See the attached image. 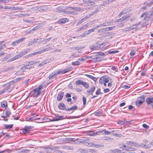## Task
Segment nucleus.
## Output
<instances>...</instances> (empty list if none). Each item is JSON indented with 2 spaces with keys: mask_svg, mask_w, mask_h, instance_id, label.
I'll list each match as a JSON object with an SVG mask.
<instances>
[{
  "mask_svg": "<svg viewBox=\"0 0 153 153\" xmlns=\"http://www.w3.org/2000/svg\"><path fill=\"white\" fill-rule=\"evenodd\" d=\"M88 25L87 24H86L84 25L82 27H81L78 30H77V32H79L82 30H86L88 27Z\"/></svg>",
  "mask_w": 153,
  "mask_h": 153,
  "instance_id": "nucleus-16",
  "label": "nucleus"
},
{
  "mask_svg": "<svg viewBox=\"0 0 153 153\" xmlns=\"http://www.w3.org/2000/svg\"><path fill=\"white\" fill-rule=\"evenodd\" d=\"M80 63L79 61H76L74 62H72V64L73 65H79L80 64Z\"/></svg>",
  "mask_w": 153,
  "mask_h": 153,
  "instance_id": "nucleus-36",
  "label": "nucleus"
},
{
  "mask_svg": "<svg viewBox=\"0 0 153 153\" xmlns=\"http://www.w3.org/2000/svg\"><path fill=\"white\" fill-rule=\"evenodd\" d=\"M30 51V50L29 49H28L25 50L23 52H20V53L21 54V56H22L23 55H25L26 54L28 51Z\"/></svg>",
  "mask_w": 153,
  "mask_h": 153,
  "instance_id": "nucleus-27",
  "label": "nucleus"
},
{
  "mask_svg": "<svg viewBox=\"0 0 153 153\" xmlns=\"http://www.w3.org/2000/svg\"><path fill=\"white\" fill-rule=\"evenodd\" d=\"M103 131H104V134L105 135H108L110 134V132L109 131H107L105 130H103L102 131H98L96 132V133L97 134L98 133H101Z\"/></svg>",
  "mask_w": 153,
  "mask_h": 153,
  "instance_id": "nucleus-21",
  "label": "nucleus"
},
{
  "mask_svg": "<svg viewBox=\"0 0 153 153\" xmlns=\"http://www.w3.org/2000/svg\"><path fill=\"white\" fill-rule=\"evenodd\" d=\"M84 82L81 80H77L75 82L76 84L78 85H83Z\"/></svg>",
  "mask_w": 153,
  "mask_h": 153,
  "instance_id": "nucleus-22",
  "label": "nucleus"
},
{
  "mask_svg": "<svg viewBox=\"0 0 153 153\" xmlns=\"http://www.w3.org/2000/svg\"><path fill=\"white\" fill-rule=\"evenodd\" d=\"M97 62H100L101 61L102 59V58L101 57H96Z\"/></svg>",
  "mask_w": 153,
  "mask_h": 153,
  "instance_id": "nucleus-55",
  "label": "nucleus"
},
{
  "mask_svg": "<svg viewBox=\"0 0 153 153\" xmlns=\"http://www.w3.org/2000/svg\"><path fill=\"white\" fill-rule=\"evenodd\" d=\"M96 28H93L92 29L88 30V31H86L87 32V34H89L91 32H94Z\"/></svg>",
  "mask_w": 153,
  "mask_h": 153,
  "instance_id": "nucleus-33",
  "label": "nucleus"
},
{
  "mask_svg": "<svg viewBox=\"0 0 153 153\" xmlns=\"http://www.w3.org/2000/svg\"><path fill=\"white\" fill-rule=\"evenodd\" d=\"M33 128V127L31 126H26L25 127V128L26 129L28 130L31 129Z\"/></svg>",
  "mask_w": 153,
  "mask_h": 153,
  "instance_id": "nucleus-52",
  "label": "nucleus"
},
{
  "mask_svg": "<svg viewBox=\"0 0 153 153\" xmlns=\"http://www.w3.org/2000/svg\"><path fill=\"white\" fill-rule=\"evenodd\" d=\"M125 121L119 120L117 122V123L120 125H122L125 124Z\"/></svg>",
  "mask_w": 153,
  "mask_h": 153,
  "instance_id": "nucleus-38",
  "label": "nucleus"
},
{
  "mask_svg": "<svg viewBox=\"0 0 153 153\" xmlns=\"http://www.w3.org/2000/svg\"><path fill=\"white\" fill-rule=\"evenodd\" d=\"M82 101L83 102V105H85L86 103V98L84 97H82Z\"/></svg>",
  "mask_w": 153,
  "mask_h": 153,
  "instance_id": "nucleus-48",
  "label": "nucleus"
},
{
  "mask_svg": "<svg viewBox=\"0 0 153 153\" xmlns=\"http://www.w3.org/2000/svg\"><path fill=\"white\" fill-rule=\"evenodd\" d=\"M136 149L131 146H126L125 149L124 150L128 152L133 151L136 150Z\"/></svg>",
  "mask_w": 153,
  "mask_h": 153,
  "instance_id": "nucleus-10",
  "label": "nucleus"
},
{
  "mask_svg": "<svg viewBox=\"0 0 153 153\" xmlns=\"http://www.w3.org/2000/svg\"><path fill=\"white\" fill-rule=\"evenodd\" d=\"M126 146V145L124 144H120L119 145V147L122 149L123 150H124V149H125Z\"/></svg>",
  "mask_w": 153,
  "mask_h": 153,
  "instance_id": "nucleus-31",
  "label": "nucleus"
},
{
  "mask_svg": "<svg viewBox=\"0 0 153 153\" xmlns=\"http://www.w3.org/2000/svg\"><path fill=\"white\" fill-rule=\"evenodd\" d=\"M21 56H21V54L20 53H19V55H16L13 58L14 59V60H15L16 59H17L19 58H20Z\"/></svg>",
  "mask_w": 153,
  "mask_h": 153,
  "instance_id": "nucleus-43",
  "label": "nucleus"
},
{
  "mask_svg": "<svg viewBox=\"0 0 153 153\" xmlns=\"http://www.w3.org/2000/svg\"><path fill=\"white\" fill-rule=\"evenodd\" d=\"M134 146H135L137 147H139L140 146L139 144L137 142H134L133 144Z\"/></svg>",
  "mask_w": 153,
  "mask_h": 153,
  "instance_id": "nucleus-47",
  "label": "nucleus"
},
{
  "mask_svg": "<svg viewBox=\"0 0 153 153\" xmlns=\"http://www.w3.org/2000/svg\"><path fill=\"white\" fill-rule=\"evenodd\" d=\"M114 152L119 153L121 152V150L119 149H115L113 151Z\"/></svg>",
  "mask_w": 153,
  "mask_h": 153,
  "instance_id": "nucleus-62",
  "label": "nucleus"
},
{
  "mask_svg": "<svg viewBox=\"0 0 153 153\" xmlns=\"http://www.w3.org/2000/svg\"><path fill=\"white\" fill-rule=\"evenodd\" d=\"M64 95V93L63 92H60L57 97V100L59 101L61 100L63 97Z\"/></svg>",
  "mask_w": 153,
  "mask_h": 153,
  "instance_id": "nucleus-8",
  "label": "nucleus"
},
{
  "mask_svg": "<svg viewBox=\"0 0 153 153\" xmlns=\"http://www.w3.org/2000/svg\"><path fill=\"white\" fill-rule=\"evenodd\" d=\"M56 76V74L55 72H53L50 75L48 78L50 79H52Z\"/></svg>",
  "mask_w": 153,
  "mask_h": 153,
  "instance_id": "nucleus-20",
  "label": "nucleus"
},
{
  "mask_svg": "<svg viewBox=\"0 0 153 153\" xmlns=\"http://www.w3.org/2000/svg\"><path fill=\"white\" fill-rule=\"evenodd\" d=\"M7 103L6 101H3L1 103V106L2 108H6L7 106Z\"/></svg>",
  "mask_w": 153,
  "mask_h": 153,
  "instance_id": "nucleus-23",
  "label": "nucleus"
},
{
  "mask_svg": "<svg viewBox=\"0 0 153 153\" xmlns=\"http://www.w3.org/2000/svg\"><path fill=\"white\" fill-rule=\"evenodd\" d=\"M37 89H36L35 88L33 89V92H34L36 94V95H34V96H33V97H37L41 93V92H37V91H38L37 90Z\"/></svg>",
  "mask_w": 153,
  "mask_h": 153,
  "instance_id": "nucleus-19",
  "label": "nucleus"
},
{
  "mask_svg": "<svg viewBox=\"0 0 153 153\" xmlns=\"http://www.w3.org/2000/svg\"><path fill=\"white\" fill-rule=\"evenodd\" d=\"M96 88L94 86L91 87L90 89L87 91L86 93L88 95H89L90 94H92L95 90Z\"/></svg>",
  "mask_w": 153,
  "mask_h": 153,
  "instance_id": "nucleus-3",
  "label": "nucleus"
},
{
  "mask_svg": "<svg viewBox=\"0 0 153 153\" xmlns=\"http://www.w3.org/2000/svg\"><path fill=\"white\" fill-rule=\"evenodd\" d=\"M86 75L88 77L91 79H92L94 81H96L97 80V79L96 78L91 75L87 74V75Z\"/></svg>",
  "mask_w": 153,
  "mask_h": 153,
  "instance_id": "nucleus-26",
  "label": "nucleus"
},
{
  "mask_svg": "<svg viewBox=\"0 0 153 153\" xmlns=\"http://www.w3.org/2000/svg\"><path fill=\"white\" fill-rule=\"evenodd\" d=\"M30 95L31 97H33V96H34V95H36V94L34 92H33V91L32 90L30 92Z\"/></svg>",
  "mask_w": 153,
  "mask_h": 153,
  "instance_id": "nucleus-56",
  "label": "nucleus"
},
{
  "mask_svg": "<svg viewBox=\"0 0 153 153\" xmlns=\"http://www.w3.org/2000/svg\"><path fill=\"white\" fill-rule=\"evenodd\" d=\"M55 116L56 117V119H53L51 121H58L63 120L65 119V118L63 116H60L55 115Z\"/></svg>",
  "mask_w": 153,
  "mask_h": 153,
  "instance_id": "nucleus-5",
  "label": "nucleus"
},
{
  "mask_svg": "<svg viewBox=\"0 0 153 153\" xmlns=\"http://www.w3.org/2000/svg\"><path fill=\"white\" fill-rule=\"evenodd\" d=\"M144 101V98L143 97L141 98L140 100H138L136 101V104L137 106L139 107Z\"/></svg>",
  "mask_w": 153,
  "mask_h": 153,
  "instance_id": "nucleus-4",
  "label": "nucleus"
},
{
  "mask_svg": "<svg viewBox=\"0 0 153 153\" xmlns=\"http://www.w3.org/2000/svg\"><path fill=\"white\" fill-rule=\"evenodd\" d=\"M10 114V111L8 110H7L5 111V114L6 117H8Z\"/></svg>",
  "mask_w": 153,
  "mask_h": 153,
  "instance_id": "nucleus-46",
  "label": "nucleus"
},
{
  "mask_svg": "<svg viewBox=\"0 0 153 153\" xmlns=\"http://www.w3.org/2000/svg\"><path fill=\"white\" fill-rule=\"evenodd\" d=\"M10 2V0H0V4L1 3H7Z\"/></svg>",
  "mask_w": 153,
  "mask_h": 153,
  "instance_id": "nucleus-35",
  "label": "nucleus"
},
{
  "mask_svg": "<svg viewBox=\"0 0 153 153\" xmlns=\"http://www.w3.org/2000/svg\"><path fill=\"white\" fill-rule=\"evenodd\" d=\"M134 143V142L132 141H127L126 144L128 145L132 146Z\"/></svg>",
  "mask_w": 153,
  "mask_h": 153,
  "instance_id": "nucleus-50",
  "label": "nucleus"
},
{
  "mask_svg": "<svg viewBox=\"0 0 153 153\" xmlns=\"http://www.w3.org/2000/svg\"><path fill=\"white\" fill-rule=\"evenodd\" d=\"M39 61H30L28 62L29 63V65L30 64V65H32L34 64H36L37 63L39 62Z\"/></svg>",
  "mask_w": 153,
  "mask_h": 153,
  "instance_id": "nucleus-24",
  "label": "nucleus"
},
{
  "mask_svg": "<svg viewBox=\"0 0 153 153\" xmlns=\"http://www.w3.org/2000/svg\"><path fill=\"white\" fill-rule=\"evenodd\" d=\"M130 87V86H127V85H124L122 86V88H124L128 89Z\"/></svg>",
  "mask_w": 153,
  "mask_h": 153,
  "instance_id": "nucleus-63",
  "label": "nucleus"
},
{
  "mask_svg": "<svg viewBox=\"0 0 153 153\" xmlns=\"http://www.w3.org/2000/svg\"><path fill=\"white\" fill-rule=\"evenodd\" d=\"M59 108L61 110H66V106L63 103H59L58 106Z\"/></svg>",
  "mask_w": 153,
  "mask_h": 153,
  "instance_id": "nucleus-13",
  "label": "nucleus"
},
{
  "mask_svg": "<svg viewBox=\"0 0 153 153\" xmlns=\"http://www.w3.org/2000/svg\"><path fill=\"white\" fill-rule=\"evenodd\" d=\"M24 10V8L22 7H16V10H18L19 11L23 10Z\"/></svg>",
  "mask_w": 153,
  "mask_h": 153,
  "instance_id": "nucleus-34",
  "label": "nucleus"
},
{
  "mask_svg": "<svg viewBox=\"0 0 153 153\" xmlns=\"http://www.w3.org/2000/svg\"><path fill=\"white\" fill-rule=\"evenodd\" d=\"M77 107L76 105H75L73 107H72L70 108L66 109V111H73L71 113L73 112V111H74L76 109H77Z\"/></svg>",
  "mask_w": 153,
  "mask_h": 153,
  "instance_id": "nucleus-18",
  "label": "nucleus"
},
{
  "mask_svg": "<svg viewBox=\"0 0 153 153\" xmlns=\"http://www.w3.org/2000/svg\"><path fill=\"white\" fill-rule=\"evenodd\" d=\"M76 7H66V9L67 10H76Z\"/></svg>",
  "mask_w": 153,
  "mask_h": 153,
  "instance_id": "nucleus-41",
  "label": "nucleus"
},
{
  "mask_svg": "<svg viewBox=\"0 0 153 153\" xmlns=\"http://www.w3.org/2000/svg\"><path fill=\"white\" fill-rule=\"evenodd\" d=\"M103 80L105 83H108L109 80H111V78L108 76L105 75L103 76Z\"/></svg>",
  "mask_w": 153,
  "mask_h": 153,
  "instance_id": "nucleus-12",
  "label": "nucleus"
},
{
  "mask_svg": "<svg viewBox=\"0 0 153 153\" xmlns=\"http://www.w3.org/2000/svg\"><path fill=\"white\" fill-rule=\"evenodd\" d=\"M52 48L49 47L43 49L38 51V52H37V54H40L51 50Z\"/></svg>",
  "mask_w": 153,
  "mask_h": 153,
  "instance_id": "nucleus-6",
  "label": "nucleus"
},
{
  "mask_svg": "<svg viewBox=\"0 0 153 153\" xmlns=\"http://www.w3.org/2000/svg\"><path fill=\"white\" fill-rule=\"evenodd\" d=\"M108 22H106L103 23L102 24H100V25H101V26H107L108 25Z\"/></svg>",
  "mask_w": 153,
  "mask_h": 153,
  "instance_id": "nucleus-61",
  "label": "nucleus"
},
{
  "mask_svg": "<svg viewBox=\"0 0 153 153\" xmlns=\"http://www.w3.org/2000/svg\"><path fill=\"white\" fill-rule=\"evenodd\" d=\"M146 102L148 105H152L153 103V100L152 97H147L146 99Z\"/></svg>",
  "mask_w": 153,
  "mask_h": 153,
  "instance_id": "nucleus-11",
  "label": "nucleus"
},
{
  "mask_svg": "<svg viewBox=\"0 0 153 153\" xmlns=\"http://www.w3.org/2000/svg\"><path fill=\"white\" fill-rule=\"evenodd\" d=\"M4 126H5V128L6 129H11L12 128L13 126V125L11 124V125H7V124H4Z\"/></svg>",
  "mask_w": 153,
  "mask_h": 153,
  "instance_id": "nucleus-28",
  "label": "nucleus"
},
{
  "mask_svg": "<svg viewBox=\"0 0 153 153\" xmlns=\"http://www.w3.org/2000/svg\"><path fill=\"white\" fill-rule=\"evenodd\" d=\"M68 21V19L67 18H62L59 19V22L61 23H65Z\"/></svg>",
  "mask_w": 153,
  "mask_h": 153,
  "instance_id": "nucleus-15",
  "label": "nucleus"
},
{
  "mask_svg": "<svg viewBox=\"0 0 153 153\" xmlns=\"http://www.w3.org/2000/svg\"><path fill=\"white\" fill-rule=\"evenodd\" d=\"M82 86H84L85 88H87L89 87V85L87 82H84V83Z\"/></svg>",
  "mask_w": 153,
  "mask_h": 153,
  "instance_id": "nucleus-29",
  "label": "nucleus"
},
{
  "mask_svg": "<svg viewBox=\"0 0 153 153\" xmlns=\"http://www.w3.org/2000/svg\"><path fill=\"white\" fill-rule=\"evenodd\" d=\"M135 53V52L134 51H132L130 53V55L132 56L134 55Z\"/></svg>",
  "mask_w": 153,
  "mask_h": 153,
  "instance_id": "nucleus-64",
  "label": "nucleus"
},
{
  "mask_svg": "<svg viewBox=\"0 0 153 153\" xmlns=\"http://www.w3.org/2000/svg\"><path fill=\"white\" fill-rule=\"evenodd\" d=\"M28 66H29V65H27L26 66L22 67L20 68V69L21 70H24L28 69V68L27 67Z\"/></svg>",
  "mask_w": 153,
  "mask_h": 153,
  "instance_id": "nucleus-51",
  "label": "nucleus"
},
{
  "mask_svg": "<svg viewBox=\"0 0 153 153\" xmlns=\"http://www.w3.org/2000/svg\"><path fill=\"white\" fill-rule=\"evenodd\" d=\"M142 126L143 128H145L146 129H148L149 128V126H147L146 124H143Z\"/></svg>",
  "mask_w": 153,
  "mask_h": 153,
  "instance_id": "nucleus-57",
  "label": "nucleus"
},
{
  "mask_svg": "<svg viewBox=\"0 0 153 153\" xmlns=\"http://www.w3.org/2000/svg\"><path fill=\"white\" fill-rule=\"evenodd\" d=\"M37 54V52H35V53H32L31 54H29L27 55H26L25 57H30L31 56H33V55H36Z\"/></svg>",
  "mask_w": 153,
  "mask_h": 153,
  "instance_id": "nucleus-39",
  "label": "nucleus"
},
{
  "mask_svg": "<svg viewBox=\"0 0 153 153\" xmlns=\"http://www.w3.org/2000/svg\"><path fill=\"white\" fill-rule=\"evenodd\" d=\"M56 11L57 12H58L59 13H62L63 12H66L65 11V10L63 11L62 9L60 8H57Z\"/></svg>",
  "mask_w": 153,
  "mask_h": 153,
  "instance_id": "nucleus-32",
  "label": "nucleus"
},
{
  "mask_svg": "<svg viewBox=\"0 0 153 153\" xmlns=\"http://www.w3.org/2000/svg\"><path fill=\"white\" fill-rule=\"evenodd\" d=\"M25 39V38H23L19 39L14 42H13L11 43V45L13 46H15L17 45L18 44L20 43Z\"/></svg>",
  "mask_w": 153,
  "mask_h": 153,
  "instance_id": "nucleus-2",
  "label": "nucleus"
},
{
  "mask_svg": "<svg viewBox=\"0 0 153 153\" xmlns=\"http://www.w3.org/2000/svg\"><path fill=\"white\" fill-rule=\"evenodd\" d=\"M84 47H77L74 48L76 50H80L83 48Z\"/></svg>",
  "mask_w": 153,
  "mask_h": 153,
  "instance_id": "nucleus-58",
  "label": "nucleus"
},
{
  "mask_svg": "<svg viewBox=\"0 0 153 153\" xmlns=\"http://www.w3.org/2000/svg\"><path fill=\"white\" fill-rule=\"evenodd\" d=\"M76 10H77L79 11H80L83 10L82 9H81L80 8L78 7H76Z\"/></svg>",
  "mask_w": 153,
  "mask_h": 153,
  "instance_id": "nucleus-60",
  "label": "nucleus"
},
{
  "mask_svg": "<svg viewBox=\"0 0 153 153\" xmlns=\"http://www.w3.org/2000/svg\"><path fill=\"white\" fill-rule=\"evenodd\" d=\"M100 90H101V89H100V88H98L96 92V94L97 95H94V96H93L92 97L91 99H92L94 98H95V97H97V95H99L100 94H102V93L100 92Z\"/></svg>",
  "mask_w": 153,
  "mask_h": 153,
  "instance_id": "nucleus-14",
  "label": "nucleus"
},
{
  "mask_svg": "<svg viewBox=\"0 0 153 153\" xmlns=\"http://www.w3.org/2000/svg\"><path fill=\"white\" fill-rule=\"evenodd\" d=\"M113 138H110L108 137H105V140H110V141H111L113 140Z\"/></svg>",
  "mask_w": 153,
  "mask_h": 153,
  "instance_id": "nucleus-53",
  "label": "nucleus"
},
{
  "mask_svg": "<svg viewBox=\"0 0 153 153\" xmlns=\"http://www.w3.org/2000/svg\"><path fill=\"white\" fill-rule=\"evenodd\" d=\"M125 124L126 125L131 124V121H125Z\"/></svg>",
  "mask_w": 153,
  "mask_h": 153,
  "instance_id": "nucleus-54",
  "label": "nucleus"
},
{
  "mask_svg": "<svg viewBox=\"0 0 153 153\" xmlns=\"http://www.w3.org/2000/svg\"><path fill=\"white\" fill-rule=\"evenodd\" d=\"M71 70V68H68L65 69H64L63 70H62L61 69H59L56 72H55V73L57 75V74H64L66 72H68Z\"/></svg>",
  "mask_w": 153,
  "mask_h": 153,
  "instance_id": "nucleus-1",
  "label": "nucleus"
},
{
  "mask_svg": "<svg viewBox=\"0 0 153 153\" xmlns=\"http://www.w3.org/2000/svg\"><path fill=\"white\" fill-rule=\"evenodd\" d=\"M99 83L101 85H102L104 82V81L103 80V76H102L99 80Z\"/></svg>",
  "mask_w": 153,
  "mask_h": 153,
  "instance_id": "nucleus-44",
  "label": "nucleus"
},
{
  "mask_svg": "<svg viewBox=\"0 0 153 153\" xmlns=\"http://www.w3.org/2000/svg\"><path fill=\"white\" fill-rule=\"evenodd\" d=\"M14 68V66H11L8 68H4V71H8L11 70H12Z\"/></svg>",
  "mask_w": 153,
  "mask_h": 153,
  "instance_id": "nucleus-25",
  "label": "nucleus"
},
{
  "mask_svg": "<svg viewBox=\"0 0 153 153\" xmlns=\"http://www.w3.org/2000/svg\"><path fill=\"white\" fill-rule=\"evenodd\" d=\"M75 139L74 138H68L66 139V140L67 141L69 142L73 141H74V140Z\"/></svg>",
  "mask_w": 153,
  "mask_h": 153,
  "instance_id": "nucleus-37",
  "label": "nucleus"
},
{
  "mask_svg": "<svg viewBox=\"0 0 153 153\" xmlns=\"http://www.w3.org/2000/svg\"><path fill=\"white\" fill-rule=\"evenodd\" d=\"M86 145L88 146H93L96 147H99L102 146L101 145H99L98 144H97L95 143H88Z\"/></svg>",
  "mask_w": 153,
  "mask_h": 153,
  "instance_id": "nucleus-7",
  "label": "nucleus"
},
{
  "mask_svg": "<svg viewBox=\"0 0 153 153\" xmlns=\"http://www.w3.org/2000/svg\"><path fill=\"white\" fill-rule=\"evenodd\" d=\"M51 38H52V37H50L48 38L45 39H44L42 41V42H44V43L45 44V43H46L47 42H49L50 41V40L51 39Z\"/></svg>",
  "mask_w": 153,
  "mask_h": 153,
  "instance_id": "nucleus-30",
  "label": "nucleus"
},
{
  "mask_svg": "<svg viewBox=\"0 0 153 153\" xmlns=\"http://www.w3.org/2000/svg\"><path fill=\"white\" fill-rule=\"evenodd\" d=\"M10 87V86H7L5 87L2 91H1V94H3L6 91L8 92H10L11 91V90H9Z\"/></svg>",
  "mask_w": 153,
  "mask_h": 153,
  "instance_id": "nucleus-9",
  "label": "nucleus"
},
{
  "mask_svg": "<svg viewBox=\"0 0 153 153\" xmlns=\"http://www.w3.org/2000/svg\"><path fill=\"white\" fill-rule=\"evenodd\" d=\"M23 131L24 132H25V133H29L30 132V131L29 130L27 129H26L24 128L23 130Z\"/></svg>",
  "mask_w": 153,
  "mask_h": 153,
  "instance_id": "nucleus-59",
  "label": "nucleus"
},
{
  "mask_svg": "<svg viewBox=\"0 0 153 153\" xmlns=\"http://www.w3.org/2000/svg\"><path fill=\"white\" fill-rule=\"evenodd\" d=\"M38 40L39 39L38 38L33 39V41L30 42L28 44V46H31L33 44L36 43Z\"/></svg>",
  "mask_w": 153,
  "mask_h": 153,
  "instance_id": "nucleus-17",
  "label": "nucleus"
},
{
  "mask_svg": "<svg viewBox=\"0 0 153 153\" xmlns=\"http://www.w3.org/2000/svg\"><path fill=\"white\" fill-rule=\"evenodd\" d=\"M119 52V51L117 50L112 51H108V53L109 54H114L117 53Z\"/></svg>",
  "mask_w": 153,
  "mask_h": 153,
  "instance_id": "nucleus-40",
  "label": "nucleus"
},
{
  "mask_svg": "<svg viewBox=\"0 0 153 153\" xmlns=\"http://www.w3.org/2000/svg\"><path fill=\"white\" fill-rule=\"evenodd\" d=\"M42 85H40L38 87L36 88L37 89V90L38 91V92H40L41 90L42 89Z\"/></svg>",
  "mask_w": 153,
  "mask_h": 153,
  "instance_id": "nucleus-42",
  "label": "nucleus"
},
{
  "mask_svg": "<svg viewBox=\"0 0 153 153\" xmlns=\"http://www.w3.org/2000/svg\"><path fill=\"white\" fill-rule=\"evenodd\" d=\"M30 151V150L28 149H22V152L23 153H28Z\"/></svg>",
  "mask_w": 153,
  "mask_h": 153,
  "instance_id": "nucleus-49",
  "label": "nucleus"
},
{
  "mask_svg": "<svg viewBox=\"0 0 153 153\" xmlns=\"http://www.w3.org/2000/svg\"><path fill=\"white\" fill-rule=\"evenodd\" d=\"M130 16L128 15H126L123 16L122 18H121L123 21L125 20L126 19L129 17Z\"/></svg>",
  "mask_w": 153,
  "mask_h": 153,
  "instance_id": "nucleus-45",
  "label": "nucleus"
}]
</instances>
